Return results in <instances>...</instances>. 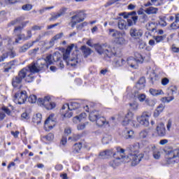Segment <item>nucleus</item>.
Masks as SVG:
<instances>
[{
	"label": "nucleus",
	"mask_w": 179,
	"mask_h": 179,
	"mask_svg": "<svg viewBox=\"0 0 179 179\" xmlns=\"http://www.w3.org/2000/svg\"><path fill=\"white\" fill-rule=\"evenodd\" d=\"M124 117L131 121V127H134V128H138V124H136V122L132 120L134 118V113L132 112H128Z\"/></svg>",
	"instance_id": "nucleus-22"
},
{
	"label": "nucleus",
	"mask_w": 179,
	"mask_h": 179,
	"mask_svg": "<svg viewBox=\"0 0 179 179\" xmlns=\"http://www.w3.org/2000/svg\"><path fill=\"white\" fill-rule=\"evenodd\" d=\"M73 49V46H69L66 49L62 48L61 51L63 53V59L66 61L67 65H70V66H76V64H78V59L76 58L68 59L69 58V55Z\"/></svg>",
	"instance_id": "nucleus-7"
},
{
	"label": "nucleus",
	"mask_w": 179,
	"mask_h": 179,
	"mask_svg": "<svg viewBox=\"0 0 179 179\" xmlns=\"http://www.w3.org/2000/svg\"><path fill=\"white\" fill-rule=\"evenodd\" d=\"M68 10V8L66 7H63L58 12L60 16H64L65 13H66V11Z\"/></svg>",
	"instance_id": "nucleus-53"
},
{
	"label": "nucleus",
	"mask_w": 179,
	"mask_h": 179,
	"mask_svg": "<svg viewBox=\"0 0 179 179\" xmlns=\"http://www.w3.org/2000/svg\"><path fill=\"white\" fill-rule=\"evenodd\" d=\"M138 99L141 103H143V101H146V95L145 94H140L137 96Z\"/></svg>",
	"instance_id": "nucleus-48"
},
{
	"label": "nucleus",
	"mask_w": 179,
	"mask_h": 179,
	"mask_svg": "<svg viewBox=\"0 0 179 179\" xmlns=\"http://www.w3.org/2000/svg\"><path fill=\"white\" fill-rule=\"evenodd\" d=\"M117 2V0H109L106 4L105 8H108V6H111V5H114Z\"/></svg>",
	"instance_id": "nucleus-59"
},
{
	"label": "nucleus",
	"mask_w": 179,
	"mask_h": 179,
	"mask_svg": "<svg viewBox=\"0 0 179 179\" xmlns=\"http://www.w3.org/2000/svg\"><path fill=\"white\" fill-rule=\"evenodd\" d=\"M49 9H54V6L45 7V8H43L39 10L40 15H43V13L44 12H45V10H48Z\"/></svg>",
	"instance_id": "nucleus-58"
},
{
	"label": "nucleus",
	"mask_w": 179,
	"mask_h": 179,
	"mask_svg": "<svg viewBox=\"0 0 179 179\" xmlns=\"http://www.w3.org/2000/svg\"><path fill=\"white\" fill-rule=\"evenodd\" d=\"M131 122V120H129V119H127V117H123V120H122V124L124 127H127V125H129Z\"/></svg>",
	"instance_id": "nucleus-52"
},
{
	"label": "nucleus",
	"mask_w": 179,
	"mask_h": 179,
	"mask_svg": "<svg viewBox=\"0 0 179 179\" xmlns=\"http://www.w3.org/2000/svg\"><path fill=\"white\" fill-rule=\"evenodd\" d=\"M179 162V150L177 148H170L166 150L165 155L166 164H174Z\"/></svg>",
	"instance_id": "nucleus-5"
},
{
	"label": "nucleus",
	"mask_w": 179,
	"mask_h": 179,
	"mask_svg": "<svg viewBox=\"0 0 179 179\" xmlns=\"http://www.w3.org/2000/svg\"><path fill=\"white\" fill-rule=\"evenodd\" d=\"M159 24H160L162 27H166V26H167V22H166V17L159 16Z\"/></svg>",
	"instance_id": "nucleus-38"
},
{
	"label": "nucleus",
	"mask_w": 179,
	"mask_h": 179,
	"mask_svg": "<svg viewBox=\"0 0 179 179\" xmlns=\"http://www.w3.org/2000/svg\"><path fill=\"white\" fill-rule=\"evenodd\" d=\"M64 134H66V135H71V134H72V129H71V127H66Z\"/></svg>",
	"instance_id": "nucleus-62"
},
{
	"label": "nucleus",
	"mask_w": 179,
	"mask_h": 179,
	"mask_svg": "<svg viewBox=\"0 0 179 179\" xmlns=\"http://www.w3.org/2000/svg\"><path fill=\"white\" fill-rule=\"evenodd\" d=\"M109 34L115 38H120V37H121V33L118 31L117 29H109Z\"/></svg>",
	"instance_id": "nucleus-24"
},
{
	"label": "nucleus",
	"mask_w": 179,
	"mask_h": 179,
	"mask_svg": "<svg viewBox=\"0 0 179 179\" xmlns=\"http://www.w3.org/2000/svg\"><path fill=\"white\" fill-rule=\"evenodd\" d=\"M21 118L22 120H29L30 117L29 116V114H27V113H24L22 114Z\"/></svg>",
	"instance_id": "nucleus-64"
},
{
	"label": "nucleus",
	"mask_w": 179,
	"mask_h": 179,
	"mask_svg": "<svg viewBox=\"0 0 179 179\" xmlns=\"http://www.w3.org/2000/svg\"><path fill=\"white\" fill-rule=\"evenodd\" d=\"M100 117V113L97 110H94L90 113L89 119L92 122L97 120V118Z\"/></svg>",
	"instance_id": "nucleus-23"
},
{
	"label": "nucleus",
	"mask_w": 179,
	"mask_h": 179,
	"mask_svg": "<svg viewBox=\"0 0 179 179\" xmlns=\"http://www.w3.org/2000/svg\"><path fill=\"white\" fill-rule=\"evenodd\" d=\"M106 49L103 48L101 45H96L95 50L98 54H106L108 58H111L113 55H117L119 52H121V49L117 45L105 46Z\"/></svg>",
	"instance_id": "nucleus-4"
},
{
	"label": "nucleus",
	"mask_w": 179,
	"mask_h": 179,
	"mask_svg": "<svg viewBox=\"0 0 179 179\" xmlns=\"http://www.w3.org/2000/svg\"><path fill=\"white\" fill-rule=\"evenodd\" d=\"M73 15H74L71 17V21L69 24L73 29L78 23H81L85 20V13L81 11H76L73 13Z\"/></svg>",
	"instance_id": "nucleus-8"
},
{
	"label": "nucleus",
	"mask_w": 179,
	"mask_h": 179,
	"mask_svg": "<svg viewBox=\"0 0 179 179\" xmlns=\"http://www.w3.org/2000/svg\"><path fill=\"white\" fill-rule=\"evenodd\" d=\"M148 134L149 131H148V129H144L140 132L139 136L141 139H145V138H146Z\"/></svg>",
	"instance_id": "nucleus-40"
},
{
	"label": "nucleus",
	"mask_w": 179,
	"mask_h": 179,
	"mask_svg": "<svg viewBox=\"0 0 179 179\" xmlns=\"http://www.w3.org/2000/svg\"><path fill=\"white\" fill-rule=\"evenodd\" d=\"M143 33L142 30L136 29V28H131L130 30V35L131 37H142Z\"/></svg>",
	"instance_id": "nucleus-21"
},
{
	"label": "nucleus",
	"mask_w": 179,
	"mask_h": 179,
	"mask_svg": "<svg viewBox=\"0 0 179 179\" xmlns=\"http://www.w3.org/2000/svg\"><path fill=\"white\" fill-rule=\"evenodd\" d=\"M124 139H134L135 138V133L132 130L124 131Z\"/></svg>",
	"instance_id": "nucleus-27"
},
{
	"label": "nucleus",
	"mask_w": 179,
	"mask_h": 179,
	"mask_svg": "<svg viewBox=\"0 0 179 179\" xmlns=\"http://www.w3.org/2000/svg\"><path fill=\"white\" fill-rule=\"evenodd\" d=\"M37 103L38 106H41V107H45L46 110H52L56 106V104L51 101V98L50 96H46L44 97V99H38Z\"/></svg>",
	"instance_id": "nucleus-9"
},
{
	"label": "nucleus",
	"mask_w": 179,
	"mask_h": 179,
	"mask_svg": "<svg viewBox=\"0 0 179 179\" xmlns=\"http://www.w3.org/2000/svg\"><path fill=\"white\" fill-rule=\"evenodd\" d=\"M121 163L125 162L124 161H121L120 159V157H115V158L109 163V165L110 166V167L115 169V167H118V166H120Z\"/></svg>",
	"instance_id": "nucleus-20"
},
{
	"label": "nucleus",
	"mask_w": 179,
	"mask_h": 179,
	"mask_svg": "<svg viewBox=\"0 0 179 179\" xmlns=\"http://www.w3.org/2000/svg\"><path fill=\"white\" fill-rule=\"evenodd\" d=\"M62 36H64V33L62 32L57 34L50 40V44L54 45V44H55V41H57V40H59Z\"/></svg>",
	"instance_id": "nucleus-34"
},
{
	"label": "nucleus",
	"mask_w": 179,
	"mask_h": 179,
	"mask_svg": "<svg viewBox=\"0 0 179 179\" xmlns=\"http://www.w3.org/2000/svg\"><path fill=\"white\" fill-rule=\"evenodd\" d=\"M17 23H20V17H18L13 21H11L8 24V27H10V26H15V24H17Z\"/></svg>",
	"instance_id": "nucleus-49"
},
{
	"label": "nucleus",
	"mask_w": 179,
	"mask_h": 179,
	"mask_svg": "<svg viewBox=\"0 0 179 179\" xmlns=\"http://www.w3.org/2000/svg\"><path fill=\"white\" fill-rule=\"evenodd\" d=\"M174 99V96H171L169 97H164L162 99V101H163V103H170V101H173V100Z\"/></svg>",
	"instance_id": "nucleus-45"
},
{
	"label": "nucleus",
	"mask_w": 179,
	"mask_h": 179,
	"mask_svg": "<svg viewBox=\"0 0 179 179\" xmlns=\"http://www.w3.org/2000/svg\"><path fill=\"white\" fill-rule=\"evenodd\" d=\"M95 121L98 127H103V125L107 124V121H106V118L104 117H101L100 115H99V117Z\"/></svg>",
	"instance_id": "nucleus-28"
},
{
	"label": "nucleus",
	"mask_w": 179,
	"mask_h": 179,
	"mask_svg": "<svg viewBox=\"0 0 179 179\" xmlns=\"http://www.w3.org/2000/svg\"><path fill=\"white\" fill-rule=\"evenodd\" d=\"M151 115L152 114L150 112L145 111L141 115L137 116V122L141 125H143V127H149V118H150Z\"/></svg>",
	"instance_id": "nucleus-11"
},
{
	"label": "nucleus",
	"mask_w": 179,
	"mask_h": 179,
	"mask_svg": "<svg viewBox=\"0 0 179 179\" xmlns=\"http://www.w3.org/2000/svg\"><path fill=\"white\" fill-rule=\"evenodd\" d=\"M146 82V80L144 77H142L139 79L138 82L137 83V87L138 89H142L143 87H145V83Z\"/></svg>",
	"instance_id": "nucleus-36"
},
{
	"label": "nucleus",
	"mask_w": 179,
	"mask_h": 179,
	"mask_svg": "<svg viewBox=\"0 0 179 179\" xmlns=\"http://www.w3.org/2000/svg\"><path fill=\"white\" fill-rule=\"evenodd\" d=\"M145 104L150 106V107H153L156 104V101L147 99H145Z\"/></svg>",
	"instance_id": "nucleus-46"
},
{
	"label": "nucleus",
	"mask_w": 179,
	"mask_h": 179,
	"mask_svg": "<svg viewBox=\"0 0 179 179\" xmlns=\"http://www.w3.org/2000/svg\"><path fill=\"white\" fill-rule=\"evenodd\" d=\"M42 118L43 117L41 113H36L35 115H34L32 121L34 122V124H40Z\"/></svg>",
	"instance_id": "nucleus-33"
},
{
	"label": "nucleus",
	"mask_w": 179,
	"mask_h": 179,
	"mask_svg": "<svg viewBox=\"0 0 179 179\" xmlns=\"http://www.w3.org/2000/svg\"><path fill=\"white\" fill-rule=\"evenodd\" d=\"M150 94H152V96H160L162 94H164V92H163V90H155L153 88L150 89Z\"/></svg>",
	"instance_id": "nucleus-29"
},
{
	"label": "nucleus",
	"mask_w": 179,
	"mask_h": 179,
	"mask_svg": "<svg viewBox=\"0 0 179 179\" xmlns=\"http://www.w3.org/2000/svg\"><path fill=\"white\" fill-rule=\"evenodd\" d=\"M117 152L113 153V157H120V160L124 163H129L131 162V166H138L141 161L143 159L144 155L142 152H139V143H136L130 147V153L127 157L125 156V150L117 147L116 148Z\"/></svg>",
	"instance_id": "nucleus-1"
},
{
	"label": "nucleus",
	"mask_w": 179,
	"mask_h": 179,
	"mask_svg": "<svg viewBox=\"0 0 179 179\" xmlns=\"http://www.w3.org/2000/svg\"><path fill=\"white\" fill-rule=\"evenodd\" d=\"M129 106L134 111H136L139 107V105L136 102L129 103Z\"/></svg>",
	"instance_id": "nucleus-50"
},
{
	"label": "nucleus",
	"mask_w": 179,
	"mask_h": 179,
	"mask_svg": "<svg viewBox=\"0 0 179 179\" xmlns=\"http://www.w3.org/2000/svg\"><path fill=\"white\" fill-rule=\"evenodd\" d=\"M72 115H73V113H72V110H69L68 112L64 113V117L65 118H71V117H72Z\"/></svg>",
	"instance_id": "nucleus-57"
},
{
	"label": "nucleus",
	"mask_w": 179,
	"mask_h": 179,
	"mask_svg": "<svg viewBox=\"0 0 179 179\" xmlns=\"http://www.w3.org/2000/svg\"><path fill=\"white\" fill-rule=\"evenodd\" d=\"M29 103L34 104V103L37 102V96L36 95H31L28 97Z\"/></svg>",
	"instance_id": "nucleus-41"
},
{
	"label": "nucleus",
	"mask_w": 179,
	"mask_h": 179,
	"mask_svg": "<svg viewBox=\"0 0 179 179\" xmlns=\"http://www.w3.org/2000/svg\"><path fill=\"white\" fill-rule=\"evenodd\" d=\"M79 139H80V134H73V136L69 137V141H73L74 142H76V141H79Z\"/></svg>",
	"instance_id": "nucleus-42"
},
{
	"label": "nucleus",
	"mask_w": 179,
	"mask_h": 179,
	"mask_svg": "<svg viewBox=\"0 0 179 179\" xmlns=\"http://www.w3.org/2000/svg\"><path fill=\"white\" fill-rule=\"evenodd\" d=\"M156 129L158 136H166V126H164V123H159Z\"/></svg>",
	"instance_id": "nucleus-17"
},
{
	"label": "nucleus",
	"mask_w": 179,
	"mask_h": 179,
	"mask_svg": "<svg viewBox=\"0 0 179 179\" xmlns=\"http://www.w3.org/2000/svg\"><path fill=\"white\" fill-rule=\"evenodd\" d=\"M99 156L101 159H108V157L114 156V152H113V150H106L100 152Z\"/></svg>",
	"instance_id": "nucleus-19"
},
{
	"label": "nucleus",
	"mask_w": 179,
	"mask_h": 179,
	"mask_svg": "<svg viewBox=\"0 0 179 179\" xmlns=\"http://www.w3.org/2000/svg\"><path fill=\"white\" fill-rule=\"evenodd\" d=\"M15 65V63L13 62H10L4 66V70L3 72H9L10 69H12V67Z\"/></svg>",
	"instance_id": "nucleus-37"
},
{
	"label": "nucleus",
	"mask_w": 179,
	"mask_h": 179,
	"mask_svg": "<svg viewBox=\"0 0 179 179\" xmlns=\"http://www.w3.org/2000/svg\"><path fill=\"white\" fill-rule=\"evenodd\" d=\"M81 51L85 57V58H87L90 54H92V50L86 46L81 47Z\"/></svg>",
	"instance_id": "nucleus-25"
},
{
	"label": "nucleus",
	"mask_w": 179,
	"mask_h": 179,
	"mask_svg": "<svg viewBox=\"0 0 179 179\" xmlns=\"http://www.w3.org/2000/svg\"><path fill=\"white\" fill-rule=\"evenodd\" d=\"M80 149H82V143H76L73 146V152L74 153H79L80 152Z\"/></svg>",
	"instance_id": "nucleus-39"
},
{
	"label": "nucleus",
	"mask_w": 179,
	"mask_h": 179,
	"mask_svg": "<svg viewBox=\"0 0 179 179\" xmlns=\"http://www.w3.org/2000/svg\"><path fill=\"white\" fill-rule=\"evenodd\" d=\"M69 110H70V111L78 110V108L80 107V104L78 102H71L70 104H69Z\"/></svg>",
	"instance_id": "nucleus-31"
},
{
	"label": "nucleus",
	"mask_w": 179,
	"mask_h": 179,
	"mask_svg": "<svg viewBox=\"0 0 179 179\" xmlns=\"http://www.w3.org/2000/svg\"><path fill=\"white\" fill-rule=\"evenodd\" d=\"M168 96H173V94H176L177 93V87L176 86H171L167 89Z\"/></svg>",
	"instance_id": "nucleus-35"
},
{
	"label": "nucleus",
	"mask_w": 179,
	"mask_h": 179,
	"mask_svg": "<svg viewBox=\"0 0 179 179\" xmlns=\"http://www.w3.org/2000/svg\"><path fill=\"white\" fill-rule=\"evenodd\" d=\"M147 149H150L152 152V157L155 159V160H159L160 157H162V151L157 148L155 145H148Z\"/></svg>",
	"instance_id": "nucleus-15"
},
{
	"label": "nucleus",
	"mask_w": 179,
	"mask_h": 179,
	"mask_svg": "<svg viewBox=\"0 0 179 179\" xmlns=\"http://www.w3.org/2000/svg\"><path fill=\"white\" fill-rule=\"evenodd\" d=\"M22 9L23 10H31V9H33V6L31 4H25L24 6H22Z\"/></svg>",
	"instance_id": "nucleus-51"
},
{
	"label": "nucleus",
	"mask_w": 179,
	"mask_h": 179,
	"mask_svg": "<svg viewBox=\"0 0 179 179\" xmlns=\"http://www.w3.org/2000/svg\"><path fill=\"white\" fill-rule=\"evenodd\" d=\"M113 65L115 68H119V66H122V64H121V62L120 60H115L113 62Z\"/></svg>",
	"instance_id": "nucleus-61"
},
{
	"label": "nucleus",
	"mask_w": 179,
	"mask_h": 179,
	"mask_svg": "<svg viewBox=\"0 0 179 179\" xmlns=\"http://www.w3.org/2000/svg\"><path fill=\"white\" fill-rule=\"evenodd\" d=\"M8 57H10V58H15V57H16V53L13 50V47L12 46L8 48V51H7L6 54L3 53L0 57V62H3Z\"/></svg>",
	"instance_id": "nucleus-16"
},
{
	"label": "nucleus",
	"mask_w": 179,
	"mask_h": 179,
	"mask_svg": "<svg viewBox=\"0 0 179 179\" xmlns=\"http://www.w3.org/2000/svg\"><path fill=\"white\" fill-rule=\"evenodd\" d=\"M3 44H8V45H12V39L10 38H7L3 40Z\"/></svg>",
	"instance_id": "nucleus-63"
},
{
	"label": "nucleus",
	"mask_w": 179,
	"mask_h": 179,
	"mask_svg": "<svg viewBox=\"0 0 179 179\" xmlns=\"http://www.w3.org/2000/svg\"><path fill=\"white\" fill-rule=\"evenodd\" d=\"M159 10V8L155 7H150L145 10V13L148 15H156Z\"/></svg>",
	"instance_id": "nucleus-32"
},
{
	"label": "nucleus",
	"mask_w": 179,
	"mask_h": 179,
	"mask_svg": "<svg viewBox=\"0 0 179 179\" xmlns=\"http://www.w3.org/2000/svg\"><path fill=\"white\" fill-rule=\"evenodd\" d=\"M55 120H54V115H50L45 121L44 128L45 131H51L55 127Z\"/></svg>",
	"instance_id": "nucleus-13"
},
{
	"label": "nucleus",
	"mask_w": 179,
	"mask_h": 179,
	"mask_svg": "<svg viewBox=\"0 0 179 179\" xmlns=\"http://www.w3.org/2000/svg\"><path fill=\"white\" fill-rule=\"evenodd\" d=\"M30 48L29 45H23L20 48V52H26V51Z\"/></svg>",
	"instance_id": "nucleus-56"
},
{
	"label": "nucleus",
	"mask_w": 179,
	"mask_h": 179,
	"mask_svg": "<svg viewBox=\"0 0 179 179\" xmlns=\"http://www.w3.org/2000/svg\"><path fill=\"white\" fill-rule=\"evenodd\" d=\"M161 83L162 86H167V84L170 83V80L167 78H164L162 79Z\"/></svg>",
	"instance_id": "nucleus-54"
},
{
	"label": "nucleus",
	"mask_w": 179,
	"mask_h": 179,
	"mask_svg": "<svg viewBox=\"0 0 179 179\" xmlns=\"http://www.w3.org/2000/svg\"><path fill=\"white\" fill-rule=\"evenodd\" d=\"M163 110H164V105L160 104L154 112V117L155 118L159 117V115H160V113H163Z\"/></svg>",
	"instance_id": "nucleus-26"
},
{
	"label": "nucleus",
	"mask_w": 179,
	"mask_h": 179,
	"mask_svg": "<svg viewBox=\"0 0 179 179\" xmlns=\"http://www.w3.org/2000/svg\"><path fill=\"white\" fill-rule=\"evenodd\" d=\"M85 26H87V22H83L78 25H77V29L78 30H82L83 28H84Z\"/></svg>",
	"instance_id": "nucleus-60"
},
{
	"label": "nucleus",
	"mask_w": 179,
	"mask_h": 179,
	"mask_svg": "<svg viewBox=\"0 0 179 179\" xmlns=\"http://www.w3.org/2000/svg\"><path fill=\"white\" fill-rule=\"evenodd\" d=\"M59 17H61V15L59 13H54L52 15L51 17L49 19L50 22H52L54 20H57Z\"/></svg>",
	"instance_id": "nucleus-47"
},
{
	"label": "nucleus",
	"mask_w": 179,
	"mask_h": 179,
	"mask_svg": "<svg viewBox=\"0 0 179 179\" xmlns=\"http://www.w3.org/2000/svg\"><path fill=\"white\" fill-rule=\"evenodd\" d=\"M140 50H145L146 53L145 56H143L142 55L136 52L134 54V57H129L127 59V62L131 68H134V69H136L138 68V64H143V62H149L150 61V52L149 51L152 50V48L150 46H140Z\"/></svg>",
	"instance_id": "nucleus-2"
},
{
	"label": "nucleus",
	"mask_w": 179,
	"mask_h": 179,
	"mask_svg": "<svg viewBox=\"0 0 179 179\" xmlns=\"http://www.w3.org/2000/svg\"><path fill=\"white\" fill-rule=\"evenodd\" d=\"M171 29H179V14H176L175 17V22L171 24Z\"/></svg>",
	"instance_id": "nucleus-30"
},
{
	"label": "nucleus",
	"mask_w": 179,
	"mask_h": 179,
	"mask_svg": "<svg viewBox=\"0 0 179 179\" xmlns=\"http://www.w3.org/2000/svg\"><path fill=\"white\" fill-rule=\"evenodd\" d=\"M43 65L38 64V60H37L36 63L33 62L28 66L27 73L29 71L31 73H37L40 71H43Z\"/></svg>",
	"instance_id": "nucleus-12"
},
{
	"label": "nucleus",
	"mask_w": 179,
	"mask_h": 179,
	"mask_svg": "<svg viewBox=\"0 0 179 179\" xmlns=\"http://www.w3.org/2000/svg\"><path fill=\"white\" fill-rule=\"evenodd\" d=\"M13 100L15 104H24L27 100V92L26 90H19L15 94Z\"/></svg>",
	"instance_id": "nucleus-10"
},
{
	"label": "nucleus",
	"mask_w": 179,
	"mask_h": 179,
	"mask_svg": "<svg viewBox=\"0 0 179 179\" xmlns=\"http://www.w3.org/2000/svg\"><path fill=\"white\" fill-rule=\"evenodd\" d=\"M44 138L46 139V141H52V139H54V134L52 133H49L44 137Z\"/></svg>",
	"instance_id": "nucleus-55"
},
{
	"label": "nucleus",
	"mask_w": 179,
	"mask_h": 179,
	"mask_svg": "<svg viewBox=\"0 0 179 179\" xmlns=\"http://www.w3.org/2000/svg\"><path fill=\"white\" fill-rule=\"evenodd\" d=\"M38 65H42L43 68L44 66L48 68V66L47 65H52V55H49L45 59H38Z\"/></svg>",
	"instance_id": "nucleus-14"
},
{
	"label": "nucleus",
	"mask_w": 179,
	"mask_h": 179,
	"mask_svg": "<svg viewBox=\"0 0 179 179\" xmlns=\"http://www.w3.org/2000/svg\"><path fill=\"white\" fill-rule=\"evenodd\" d=\"M147 29L150 31H152V33L155 32V33H157V34H159L161 36H162V34H163L164 33L163 29H159L157 31V28L156 27H155V24H153V22L148 24V25H147Z\"/></svg>",
	"instance_id": "nucleus-18"
},
{
	"label": "nucleus",
	"mask_w": 179,
	"mask_h": 179,
	"mask_svg": "<svg viewBox=\"0 0 179 179\" xmlns=\"http://www.w3.org/2000/svg\"><path fill=\"white\" fill-rule=\"evenodd\" d=\"M27 75V68H24L18 73V75L12 78V86L14 89H22V82Z\"/></svg>",
	"instance_id": "nucleus-6"
},
{
	"label": "nucleus",
	"mask_w": 179,
	"mask_h": 179,
	"mask_svg": "<svg viewBox=\"0 0 179 179\" xmlns=\"http://www.w3.org/2000/svg\"><path fill=\"white\" fill-rule=\"evenodd\" d=\"M122 15L124 16V19H127V21L122 18L118 19L117 27L120 29V30H128V27L129 26H134V24H136V22L138 21L136 11H131L127 14V13H124Z\"/></svg>",
	"instance_id": "nucleus-3"
},
{
	"label": "nucleus",
	"mask_w": 179,
	"mask_h": 179,
	"mask_svg": "<svg viewBox=\"0 0 179 179\" xmlns=\"http://www.w3.org/2000/svg\"><path fill=\"white\" fill-rule=\"evenodd\" d=\"M156 43H162L166 38V35L154 36Z\"/></svg>",
	"instance_id": "nucleus-43"
},
{
	"label": "nucleus",
	"mask_w": 179,
	"mask_h": 179,
	"mask_svg": "<svg viewBox=\"0 0 179 179\" xmlns=\"http://www.w3.org/2000/svg\"><path fill=\"white\" fill-rule=\"evenodd\" d=\"M31 31L29 30L27 31V36L26 38H23L24 37V34H22L21 36L19 37L20 40H22V38H24V40H29V38H31Z\"/></svg>",
	"instance_id": "nucleus-44"
}]
</instances>
